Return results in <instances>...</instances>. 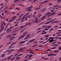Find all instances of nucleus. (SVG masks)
Instances as JSON below:
<instances>
[{
  "label": "nucleus",
  "mask_w": 61,
  "mask_h": 61,
  "mask_svg": "<svg viewBox=\"0 0 61 61\" xmlns=\"http://www.w3.org/2000/svg\"><path fill=\"white\" fill-rule=\"evenodd\" d=\"M15 38V37H14V36H11L10 37V41H11L14 40Z\"/></svg>",
  "instance_id": "1"
},
{
  "label": "nucleus",
  "mask_w": 61,
  "mask_h": 61,
  "mask_svg": "<svg viewBox=\"0 0 61 61\" xmlns=\"http://www.w3.org/2000/svg\"><path fill=\"white\" fill-rule=\"evenodd\" d=\"M14 26H12L11 27H9V28L7 30H6V31H7L8 32H10L12 31V30H10V29H11L13 28H14Z\"/></svg>",
  "instance_id": "2"
},
{
  "label": "nucleus",
  "mask_w": 61,
  "mask_h": 61,
  "mask_svg": "<svg viewBox=\"0 0 61 61\" xmlns=\"http://www.w3.org/2000/svg\"><path fill=\"white\" fill-rule=\"evenodd\" d=\"M32 23H27L26 24H25L24 26H22L20 27V28H22V27H23L24 28L25 27V26H26V25H31Z\"/></svg>",
  "instance_id": "3"
},
{
  "label": "nucleus",
  "mask_w": 61,
  "mask_h": 61,
  "mask_svg": "<svg viewBox=\"0 0 61 61\" xmlns=\"http://www.w3.org/2000/svg\"><path fill=\"white\" fill-rule=\"evenodd\" d=\"M25 36V35H23L21 36L18 39V40H20L22 39V38H23Z\"/></svg>",
  "instance_id": "4"
},
{
  "label": "nucleus",
  "mask_w": 61,
  "mask_h": 61,
  "mask_svg": "<svg viewBox=\"0 0 61 61\" xmlns=\"http://www.w3.org/2000/svg\"><path fill=\"white\" fill-rule=\"evenodd\" d=\"M13 55H10L9 56V57L8 58H6L8 59V60H9L10 59H11V58L12 57V56H13Z\"/></svg>",
  "instance_id": "5"
},
{
  "label": "nucleus",
  "mask_w": 61,
  "mask_h": 61,
  "mask_svg": "<svg viewBox=\"0 0 61 61\" xmlns=\"http://www.w3.org/2000/svg\"><path fill=\"white\" fill-rule=\"evenodd\" d=\"M48 41H49V42L50 43H52V42H53V41H55L54 40H53V39L52 40H51L50 39H48Z\"/></svg>",
  "instance_id": "6"
},
{
  "label": "nucleus",
  "mask_w": 61,
  "mask_h": 61,
  "mask_svg": "<svg viewBox=\"0 0 61 61\" xmlns=\"http://www.w3.org/2000/svg\"><path fill=\"white\" fill-rule=\"evenodd\" d=\"M40 9V7H39L38 8H36L34 9V10H39V9Z\"/></svg>",
  "instance_id": "7"
},
{
  "label": "nucleus",
  "mask_w": 61,
  "mask_h": 61,
  "mask_svg": "<svg viewBox=\"0 0 61 61\" xmlns=\"http://www.w3.org/2000/svg\"><path fill=\"white\" fill-rule=\"evenodd\" d=\"M30 36V35H27V36L25 38H24V39H27L29 36Z\"/></svg>",
  "instance_id": "8"
},
{
  "label": "nucleus",
  "mask_w": 61,
  "mask_h": 61,
  "mask_svg": "<svg viewBox=\"0 0 61 61\" xmlns=\"http://www.w3.org/2000/svg\"><path fill=\"white\" fill-rule=\"evenodd\" d=\"M25 42V41H22L20 42V43L21 44H22Z\"/></svg>",
  "instance_id": "9"
},
{
  "label": "nucleus",
  "mask_w": 61,
  "mask_h": 61,
  "mask_svg": "<svg viewBox=\"0 0 61 61\" xmlns=\"http://www.w3.org/2000/svg\"><path fill=\"white\" fill-rule=\"evenodd\" d=\"M53 19L51 20H50L48 21V22L49 23H52V22H53Z\"/></svg>",
  "instance_id": "10"
},
{
  "label": "nucleus",
  "mask_w": 61,
  "mask_h": 61,
  "mask_svg": "<svg viewBox=\"0 0 61 61\" xmlns=\"http://www.w3.org/2000/svg\"><path fill=\"white\" fill-rule=\"evenodd\" d=\"M33 7V6H31L30 7H27V9H31V8H32Z\"/></svg>",
  "instance_id": "11"
},
{
  "label": "nucleus",
  "mask_w": 61,
  "mask_h": 61,
  "mask_svg": "<svg viewBox=\"0 0 61 61\" xmlns=\"http://www.w3.org/2000/svg\"><path fill=\"white\" fill-rule=\"evenodd\" d=\"M0 25H1V28H2L3 27V26H4V25H3V23H0Z\"/></svg>",
  "instance_id": "12"
},
{
  "label": "nucleus",
  "mask_w": 61,
  "mask_h": 61,
  "mask_svg": "<svg viewBox=\"0 0 61 61\" xmlns=\"http://www.w3.org/2000/svg\"><path fill=\"white\" fill-rule=\"evenodd\" d=\"M17 17V16L16 15H15V16L13 17V20H15L16 18V17Z\"/></svg>",
  "instance_id": "13"
},
{
  "label": "nucleus",
  "mask_w": 61,
  "mask_h": 61,
  "mask_svg": "<svg viewBox=\"0 0 61 61\" xmlns=\"http://www.w3.org/2000/svg\"><path fill=\"white\" fill-rule=\"evenodd\" d=\"M7 7H8V5H6V6H5V8L4 10H6L7 8Z\"/></svg>",
  "instance_id": "14"
},
{
  "label": "nucleus",
  "mask_w": 61,
  "mask_h": 61,
  "mask_svg": "<svg viewBox=\"0 0 61 61\" xmlns=\"http://www.w3.org/2000/svg\"><path fill=\"white\" fill-rule=\"evenodd\" d=\"M48 25H43V26H42V28H45V27H46V26H47Z\"/></svg>",
  "instance_id": "15"
},
{
  "label": "nucleus",
  "mask_w": 61,
  "mask_h": 61,
  "mask_svg": "<svg viewBox=\"0 0 61 61\" xmlns=\"http://www.w3.org/2000/svg\"><path fill=\"white\" fill-rule=\"evenodd\" d=\"M35 39H32V40H31L30 41H29V43H31V42H33V41H34L35 40Z\"/></svg>",
  "instance_id": "16"
},
{
  "label": "nucleus",
  "mask_w": 61,
  "mask_h": 61,
  "mask_svg": "<svg viewBox=\"0 0 61 61\" xmlns=\"http://www.w3.org/2000/svg\"><path fill=\"white\" fill-rule=\"evenodd\" d=\"M51 27V26H49L46 27V29H47V28H48V29H49V28H50Z\"/></svg>",
  "instance_id": "17"
},
{
  "label": "nucleus",
  "mask_w": 61,
  "mask_h": 61,
  "mask_svg": "<svg viewBox=\"0 0 61 61\" xmlns=\"http://www.w3.org/2000/svg\"><path fill=\"white\" fill-rule=\"evenodd\" d=\"M48 0L45 1H44L43 2H41L40 3V4H42V3H46V2H48Z\"/></svg>",
  "instance_id": "18"
},
{
  "label": "nucleus",
  "mask_w": 61,
  "mask_h": 61,
  "mask_svg": "<svg viewBox=\"0 0 61 61\" xmlns=\"http://www.w3.org/2000/svg\"><path fill=\"white\" fill-rule=\"evenodd\" d=\"M50 14H51V13L48 12L46 14V16L48 15H49Z\"/></svg>",
  "instance_id": "19"
},
{
  "label": "nucleus",
  "mask_w": 61,
  "mask_h": 61,
  "mask_svg": "<svg viewBox=\"0 0 61 61\" xmlns=\"http://www.w3.org/2000/svg\"><path fill=\"white\" fill-rule=\"evenodd\" d=\"M45 17H46V16H44L41 19V20H44V19Z\"/></svg>",
  "instance_id": "20"
},
{
  "label": "nucleus",
  "mask_w": 61,
  "mask_h": 61,
  "mask_svg": "<svg viewBox=\"0 0 61 61\" xmlns=\"http://www.w3.org/2000/svg\"><path fill=\"white\" fill-rule=\"evenodd\" d=\"M14 20V19H11L9 21V22H12V21H13Z\"/></svg>",
  "instance_id": "21"
},
{
  "label": "nucleus",
  "mask_w": 61,
  "mask_h": 61,
  "mask_svg": "<svg viewBox=\"0 0 61 61\" xmlns=\"http://www.w3.org/2000/svg\"><path fill=\"white\" fill-rule=\"evenodd\" d=\"M25 16H24L22 17V19H21V20L22 21L23 20H25Z\"/></svg>",
  "instance_id": "22"
},
{
  "label": "nucleus",
  "mask_w": 61,
  "mask_h": 61,
  "mask_svg": "<svg viewBox=\"0 0 61 61\" xmlns=\"http://www.w3.org/2000/svg\"><path fill=\"white\" fill-rule=\"evenodd\" d=\"M31 17H32V15H29L28 16V17L29 18H31Z\"/></svg>",
  "instance_id": "23"
},
{
  "label": "nucleus",
  "mask_w": 61,
  "mask_h": 61,
  "mask_svg": "<svg viewBox=\"0 0 61 61\" xmlns=\"http://www.w3.org/2000/svg\"><path fill=\"white\" fill-rule=\"evenodd\" d=\"M5 56V54H3L2 55L1 57H4V56Z\"/></svg>",
  "instance_id": "24"
},
{
  "label": "nucleus",
  "mask_w": 61,
  "mask_h": 61,
  "mask_svg": "<svg viewBox=\"0 0 61 61\" xmlns=\"http://www.w3.org/2000/svg\"><path fill=\"white\" fill-rule=\"evenodd\" d=\"M50 55L51 56H54V54H53L52 53H50Z\"/></svg>",
  "instance_id": "25"
},
{
  "label": "nucleus",
  "mask_w": 61,
  "mask_h": 61,
  "mask_svg": "<svg viewBox=\"0 0 61 61\" xmlns=\"http://www.w3.org/2000/svg\"><path fill=\"white\" fill-rule=\"evenodd\" d=\"M4 29V27H3L1 29V30L0 31V32H1V31H2L3 30V29Z\"/></svg>",
  "instance_id": "26"
},
{
  "label": "nucleus",
  "mask_w": 61,
  "mask_h": 61,
  "mask_svg": "<svg viewBox=\"0 0 61 61\" xmlns=\"http://www.w3.org/2000/svg\"><path fill=\"white\" fill-rule=\"evenodd\" d=\"M4 29V27H3L1 29V30L0 31V32H1V31H2L3 30V29Z\"/></svg>",
  "instance_id": "27"
},
{
  "label": "nucleus",
  "mask_w": 61,
  "mask_h": 61,
  "mask_svg": "<svg viewBox=\"0 0 61 61\" xmlns=\"http://www.w3.org/2000/svg\"><path fill=\"white\" fill-rule=\"evenodd\" d=\"M30 56V55L29 54H27L26 56L25 57V58H26V57H28V56Z\"/></svg>",
  "instance_id": "28"
},
{
  "label": "nucleus",
  "mask_w": 61,
  "mask_h": 61,
  "mask_svg": "<svg viewBox=\"0 0 61 61\" xmlns=\"http://www.w3.org/2000/svg\"><path fill=\"white\" fill-rule=\"evenodd\" d=\"M46 10V8H45L44 10H43L42 11V12L43 13Z\"/></svg>",
  "instance_id": "29"
},
{
  "label": "nucleus",
  "mask_w": 61,
  "mask_h": 61,
  "mask_svg": "<svg viewBox=\"0 0 61 61\" xmlns=\"http://www.w3.org/2000/svg\"><path fill=\"white\" fill-rule=\"evenodd\" d=\"M23 49H20L19 50H18V51H21V50H23Z\"/></svg>",
  "instance_id": "30"
},
{
  "label": "nucleus",
  "mask_w": 61,
  "mask_h": 61,
  "mask_svg": "<svg viewBox=\"0 0 61 61\" xmlns=\"http://www.w3.org/2000/svg\"><path fill=\"white\" fill-rule=\"evenodd\" d=\"M10 43H11V42H8L6 43V44L7 45H8L9 44H10Z\"/></svg>",
  "instance_id": "31"
},
{
  "label": "nucleus",
  "mask_w": 61,
  "mask_h": 61,
  "mask_svg": "<svg viewBox=\"0 0 61 61\" xmlns=\"http://www.w3.org/2000/svg\"><path fill=\"white\" fill-rule=\"evenodd\" d=\"M50 38L51 39H55V38L54 37H51Z\"/></svg>",
  "instance_id": "32"
},
{
  "label": "nucleus",
  "mask_w": 61,
  "mask_h": 61,
  "mask_svg": "<svg viewBox=\"0 0 61 61\" xmlns=\"http://www.w3.org/2000/svg\"><path fill=\"white\" fill-rule=\"evenodd\" d=\"M4 12L6 13H7V10H5Z\"/></svg>",
  "instance_id": "33"
},
{
  "label": "nucleus",
  "mask_w": 61,
  "mask_h": 61,
  "mask_svg": "<svg viewBox=\"0 0 61 61\" xmlns=\"http://www.w3.org/2000/svg\"><path fill=\"white\" fill-rule=\"evenodd\" d=\"M19 19H20H20H21L22 18V16H21V15H20L19 16Z\"/></svg>",
  "instance_id": "34"
},
{
  "label": "nucleus",
  "mask_w": 61,
  "mask_h": 61,
  "mask_svg": "<svg viewBox=\"0 0 61 61\" xmlns=\"http://www.w3.org/2000/svg\"><path fill=\"white\" fill-rule=\"evenodd\" d=\"M8 52H9V50L6 51H4V53H5L6 52H8Z\"/></svg>",
  "instance_id": "35"
},
{
  "label": "nucleus",
  "mask_w": 61,
  "mask_h": 61,
  "mask_svg": "<svg viewBox=\"0 0 61 61\" xmlns=\"http://www.w3.org/2000/svg\"><path fill=\"white\" fill-rule=\"evenodd\" d=\"M20 58V57H18L17 59L15 60V61H17V60H19V59Z\"/></svg>",
  "instance_id": "36"
},
{
  "label": "nucleus",
  "mask_w": 61,
  "mask_h": 61,
  "mask_svg": "<svg viewBox=\"0 0 61 61\" xmlns=\"http://www.w3.org/2000/svg\"><path fill=\"white\" fill-rule=\"evenodd\" d=\"M49 24V22H48V21L47 22H46V23H45V24L46 25V24Z\"/></svg>",
  "instance_id": "37"
},
{
  "label": "nucleus",
  "mask_w": 61,
  "mask_h": 61,
  "mask_svg": "<svg viewBox=\"0 0 61 61\" xmlns=\"http://www.w3.org/2000/svg\"><path fill=\"white\" fill-rule=\"evenodd\" d=\"M27 11H32V10L31 9H29V10H28Z\"/></svg>",
  "instance_id": "38"
},
{
  "label": "nucleus",
  "mask_w": 61,
  "mask_h": 61,
  "mask_svg": "<svg viewBox=\"0 0 61 61\" xmlns=\"http://www.w3.org/2000/svg\"><path fill=\"white\" fill-rule=\"evenodd\" d=\"M32 17H33L34 18H35V17H36V16L34 15H32Z\"/></svg>",
  "instance_id": "39"
},
{
  "label": "nucleus",
  "mask_w": 61,
  "mask_h": 61,
  "mask_svg": "<svg viewBox=\"0 0 61 61\" xmlns=\"http://www.w3.org/2000/svg\"><path fill=\"white\" fill-rule=\"evenodd\" d=\"M29 13H30L29 12L27 13L26 14V16H27V15H28L29 14Z\"/></svg>",
  "instance_id": "40"
},
{
  "label": "nucleus",
  "mask_w": 61,
  "mask_h": 61,
  "mask_svg": "<svg viewBox=\"0 0 61 61\" xmlns=\"http://www.w3.org/2000/svg\"><path fill=\"white\" fill-rule=\"evenodd\" d=\"M12 35H14V36H15L16 35V33H13L12 34Z\"/></svg>",
  "instance_id": "41"
},
{
  "label": "nucleus",
  "mask_w": 61,
  "mask_h": 61,
  "mask_svg": "<svg viewBox=\"0 0 61 61\" xmlns=\"http://www.w3.org/2000/svg\"><path fill=\"white\" fill-rule=\"evenodd\" d=\"M53 30V29L52 28H51V29L49 30V31H52Z\"/></svg>",
  "instance_id": "42"
},
{
  "label": "nucleus",
  "mask_w": 61,
  "mask_h": 61,
  "mask_svg": "<svg viewBox=\"0 0 61 61\" xmlns=\"http://www.w3.org/2000/svg\"><path fill=\"white\" fill-rule=\"evenodd\" d=\"M11 14H13V15H15L16 13L15 12H12L11 13Z\"/></svg>",
  "instance_id": "43"
},
{
  "label": "nucleus",
  "mask_w": 61,
  "mask_h": 61,
  "mask_svg": "<svg viewBox=\"0 0 61 61\" xmlns=\"http://www.w3.org/2000/svg\"><path fill=\"white\" fill-rule=\"evenodd\" d=\"M44 42V41H42L41 42H39V43H43Z\"/></svg>",
  "instance_id": "44"
},
{
  "label": "nucleus",
  "mask_w": 61,
  "mask_h": 61,
  "mask_svg": "<svg viewBox=\"0 0 61 61\" xmlns=\"http://www.w3.org/2000/svg\"><path fill=\"white\" fill-rule=\"evenodd\" d=\"M14 8V7H12L10 8L9 9V10H12V9H13Z\"/></svg>",
  "instance_id": "45"
},
{
  "label": "nucleus",
  "mask_w": 61,
  "mask_h": 61,
  "mask_svg": "<svg viewBox=\"0 0 61 61\" xmlns=\"http://www.w3.org/2000/svg\"><path fill=\"white\" fill-rule=\"evenodd\" d=\"M35 21L36 22V23H38V19H36Z\"/></svg>",
  "instance_id": "46"
},
{
  "label": "nucleus",
  "mask_w": 61,
  "mask_h": 61,
  "mask_svg": "<svg viewBox=\"0 0 61 61\" xmlns=\"http://www.w3.org/2000/svg\"><path fill=\"white\" fill-rule=\"evenodd\" d=\"M27 33V32H26L25 33H23V35H25V34H26Z\"/></svg>",
  "instance_id": "47"
},
{
  "label": "nucleus",
  "mask_w": 61,
  "mask_h": 61,
  "mask_svg": "<svg viewBox=\"0 0 61 61\" xmlns=\"http://www.w3.org/2000/svg\"><path fill=\"white\" fill-rule=\"evenodd\" d=\"M57 36H61V34H59V35H57Z\"/></svg>",
  "instance_id": "48"
},
{
  "label": "nucleus",
  "mask_w": 61,
  "mask_h": 61,
  "mask_svg": "<svg viewBox=\"0 0 61 61\" xmlns=\"http://www.w3.org/2000/svg\"><path fill=\"white\" fill-rule=\"evenodd\" d=\"M17 55H18V54H15V56H17Z\"/></svg>",
  "instance_id": "49"
},
{
  "label": "nucleus",
  "mask_w": 61,
  "mask_h": 61,
  "mask_svg": "<svg viewBox=\"0 0 61 61\" xmlns=\"http://www.w3.org/2000/svg\"><path fill=\"white\" fill-rule=\"evenodd\" d=\"M20 20V19H17L16 20V21H19Z\"/></svg>",
  "instance_id": "50"
},
{
  "label": "nucleus",
  "mask_w": 61,
  "mask_h": 61,
  "mask_svg": "<svg viewBox=\"0 0 61 61\" xmlns=\"http://www.w3.org/2000/svg\"><path fill=\"white\" fill-rule=\"evenodd\" d=\"M3 25H5V22H4L3 23H2Z\"/></svg>",
  "instance_id": "51"
},
{
  "label": "nucleus",
  "mask_w": 61,
  "mask_h": 61,
  "mask_svg": "<svg viewBox=\"0 0 61 61\" xmlns=\"http://www.w3.org/2000/svg\"><path fill=\"white\" fill-rule=\"evenodd\" d=\"M32 55H30V56L29 57L30 58H31L32 57Z\"/></svg>",
  "instance_id": "52"
},
{
  "label": "nucleus",
  "mask_w": 61,
  "mask_h": 61,
  "mask_svg": "<svg viewBox=\"0 0 61 61\" xmlns=\"http://www.w3.org/2000/svg\"><path fill=\"white\" fill-rule=\"evenodd\" d=\"M15 57H14L11 60H13V59H15Z\"/></svg>",
  "instance_id": "53"
},
{
  "label": "nucleus",
  "mask_w": 61,
  "mask_h": 61,
  "mask_svg": "<svg viewBox=\"0 0 61 61\" xmlns=\"http://www.w3.org/2000/svg\"><path fill=\"white\" fill-rule=\"evenodd\" d=\"M41 32V30H40L37 31V33H39V32Z\"/></svg>",
  "instance_id": "54"
},
{
  "label": "nucleus",
  "mask_w": 61,
  "mask_h": 61,
  "mask_svg": "<svg viewBox=\"0 0 61 61\" xmlns=\"http://www.w3.org/2000/svg\"><path fill=\"white\" fill-rule=\"evenodd\" d=\"M56 47H54V48H51V49H56Z\"/></svg>",
  "instance_id": "55"
},
{
  "label": "nucleus",
  "mask_w": 61,
  "mask_h": 61,
  "mask_svg": "<svg viewBox=\"0 0 61 61\" xmlns=\"http://www.w3.org/2000/svg\"><path fill=\"white\" fill-rule=\"evenodd\" d=\"M54 52H55V53H57V51H54Z\"/></svg>",
  "instance_id": "56"
},
{
  "label": "nucleus",
  "mask_w": 61,
  "mask_h": 61,
  "mask_svg": "<svg viewBox=\"0 0 61 61\" xmlns=\"http://www.w3.org/2000/svg\"><path fill=\"white\" fill-rule=\"evenodd\" d=\"M15 42H13V43L11 44V46H12V45H13L14 44H15Z\"/></svg>",
  "instance_id": "57"
},
{
  "label": "nucleus",
  "mask_w": 61,
  "mask_h": 61,
  "mask_svg": "<svg viewBox=\"0 0 61 61\" xmlns=\"http://www.w3.org/2000/svg\"><path fill=\"white\" fill-rule=\"evenodd\" d=\"M50 19H51V18H49L47 20V21H49V20H50Z\"/></svg>",
  "instance_id": "58"
},
{
  "label": "nucleus",
  "mask_w": 61,
  "mask_h": 61,
  "mask_svg": "<svg viewBox=\"0 0 61 61\" xmlns=\"http://www.w3.org/2000/svg\"><path fill=\"white\" fill-rule=\"evenodd\" d=\"M16 9H17V10H20V9L19 8H16Z\"/></svg>",
  "instance_id": "59"
},
{
  "label": "nucleus",
  "mask_w": 61,
  "mask_h": 61,
  "mask_svg": "<svg viewBox=\"0 0 61 61\" xmlns=\"http://www.w3.org/2000/svg\"><path fill=\"white\" fill-rule=\"evenodd\" d=\"M55 13H56V12H54L52 13V14H53V15H55Z\"/></svg>",
  "instance_id": "60"
},
{
  "label": "nucleus",
  "mask_w": 61,
  "mask_h": 61,
  "mask_svg": "<svg viewBox=\"0 0 61 61\" xmlns=\"http://www.w3.org/2000/svg\"><path fill=\"white\" fill-rule=\"evenodd\" d=\"M55 13H56V12H54L52 13V14H53V15H55Z\"/></svg>",
  "instance_id": "61"
},
{
  "label": "nucleus",
  "mask_w": 61,
  "mask_h": 61,
  "mask_svg": "<svg viewBox=\"0 0 61 61\" xmlns=\"http://www.w3.org/2000/svg\"><path fill=\"white\" fill-rule=\"evenodd\" d=\"M38 50H38L37 49H36L35 50V51H38Z\"/></svg>",
  "instance_id": "62"
},
{
  "label": "nucleus",
  "mask_w": 61,
  "mask_h": 61,
  "mask_svg": "<svg viewBox=\"0 0 61 61\" xmlns=\"http://www.w3.org/2000/svg\"><path fill=\"white\" fill-rule=\"evenodd\" d=\"M10 35H8L7 37V38H8V37H10Z\"/></svg>",
  "instance_id": "63"
},
{
  "label": "nucleus",
  "mask_w": 61,
  "mask_h": 61,
  "mask_svg": "<svg viewBox=\"0 0 61 61\" xmlns=\"http://www.w3.org/2000/svg\"><path fill=\"white\" fill-rule=\"evenodd\" d=\"M61 15V12L58 14V15Z\"/></svg>",
  "instance_id": "64"
}]
</instances>
